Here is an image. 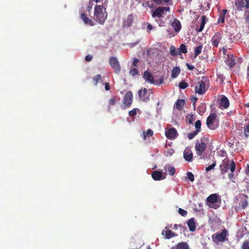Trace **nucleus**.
I'll list each match as a JSON object with an SVG mask.
<instances>
[{
  "mask_svg": "<svg viewBox=\"0 0 249 249\" xmlns=\"http://www.w3.org/2000/svg\"><path fill=\"white\" fill-rule=\"evenodd\" d=\"M105 11L106 9H105ZM103 12V6L96 5L94 7V20L100 24H103L107 18V14Z\"/></svg>",
  "mask_w": 249,
  "mask_h": 249,
  "instance_id": "f257e3e1",
  "label": "nucleus"
},
{
  "mask_svg": "<svg viewBox=\"0 0 249 249\" xmlns=\"http://www.w3.org/2000/svg\"><path fill=\"white\" fill-rule=\"evenodd\" d=\"M202 45L195 47L194 49V58H196L202 52Z\"/></svg>",
  "mask_w": 249,
  "mask_h": 249,
  "instance_id": "c756f323",
  "label": "nucleus"
},
{
  "mask_svg": "<svg viewBox=\"0 0 249 249\" xmlns=\"http://www.w3.org/2000/svg\"><path fill=\"white\" fill-rule=\"evenodd\" d=\"M199 132L197 131L196 130L194 131L192 133H189L188 134V138L190 140L193 139L197 134Z\"/></svg>",
  "mask_w": 249,
  "mask_h": 249,
  "instance_id": "79ce46f5",
  "label": "nucleus"
},
{
  "mask_svg": "<svg viewBox=\"0 0 249 249\" xmlns=\"http://www.w3.org/2000/svg\"><path fill=\"white\" fill-rule=\"evenodd\" d=\"M193 154L190 147H186L183 152V157L185 160L191 162L193 160Z\"/></svg>",
  "mask_w": 249,
  "mask_h": 249,
  "instance_id": "dca6fc26",
  "label": "nucleus"
},
{
  "mask_svg": "<svg viewBox=\"0 0 249 249\" xmlns=\"http://www.w3.org/2000/svg\"><path fill=\"white\" fill-rule=\"evenodd\" d=\"M153 135V131L151 129H148L146 133H143V139L146 140V137H150Z\"/></svg>",
  "mask_w": 249,
  "mask_h": 249,
  "instance_id": "c9c22d12",
  "label": "nucleus"
},
{
  "mask_svg": "<svg viewBox=\"0 0 249 249\" xmlns=\"http://www.w3.org/2000/svg\"><path fill=\"white\" fill-rule=\"evenodd\" d=\"M138 71L136 68H131L130 71H129V74L131 76H134L138 74Z\"/></svg>",
  "mask_w": 249,
  "mask_h": 249,
  "instance_id": "58836bf2",
  "label": "nucleus"
},
{
  "mask_svg": "<svg viewBox=\"0 0 249 249\" xmlns=\"http://www.w3.org/2000/svg\"><path fill=\"white\" fill-rule=\"evenodd\" d=\"M208 81L206 77H202V79L198 82V85L195 87V92L199 94L205 93L207 90L206 84Z\"/></svg>",
  "mask_w": 249,
  "mask_h": 249,
  "instance_id": "423d86ee",
  "label": "nucleus"
},
{
  "mask_svg": "<svg viewBox=\"0 0 249 249\" xmlns=\"http://www.w3.org/2000/svg\"><path fill=\"white\" fill-rule=\"evenodd\" d=\"M164 232V238L165 239H169L176 236V234L171 230H168L167 231L163 230L162 231V234L163 235Z\"/></svg>",
  "mask_w": 249,
  "mask_h": 249,
  "instance_id": "4be33fe9",
  "label": "nucleus"
},
{
  "mask_svg": "<svg viewBox=\"0 0 249 249\" xmlns=\"http://www.w3.org/2000/svg\"><path fill=\"white\" fill-rule=\"evenodd\" d=\"M180 68L178 67H175L173 69L171 76L172 77L175 78H176L180 73Z\"/></svg>",
  "mask_w": 249,
  "mask_h": 249,
  "instance_id": "c85d7f7f",
  "label": "nucleus"
},
{
  "mask_svg": "<svg viewBox=\"0 0 249 249\" xmlns=\"http://www.w3.org/2000/svg\"><path fill=\"white\" fill-rule=\"evenodd\" d=\"M228 235V231L225 228L221 232H217L212 235V238L213 242L218 243L224 242L227 240L226 237Z\"/></svg>",
  "mask_w": 249,
  "mask_h": 249,
  "instance_id": "39448f33",
  "label": "nucleus"
},
{
  "mask_svg": "<svg viewBox=\"0 0 249 249\" xmlns=\"http://www.w3.org/2000/svg\"><path fill=\"white\" fill-rule=\"evenodd\" d=\"M174 153V149L172 148H170L167 150V151L166 152V155L167 156H172Z\"/></svg>",
  "mask_w": 249,
  "mask_h": 249,
  "instance_id": "3c124183",
  "label": "nucleus"
},
{
  "mask_svg": "<svg viewBox=\"0 0 249 249\" xmlns=\"http://www.w3.org/2000/svg\"><path fill=\"white\" fill-rule=\"evenodd\" d=\"M244 132L246 138L249 136V123L244 127Z\"/></svg>",
  "mask_w": 249,
  "mask_h": 249,
  "instance_id": "4c0bfd02",
  "label": "nucleus"
},
{
  "mask_svg": "<svg viewBox=\"0 0 249 249\" xmlns=\"http://www.w3.org/2000/svg\"><path fill=\"white\" fill-rule=\"evenodd\" d=\"M241 249H249V241H245L243 242L241 246Z\"/></svg>",
  "mask_w": 249,
  "mask_h": 249,
  "instance_id": "37998d69",
  "label": "nucleus"
},
{
  "mask_svg": "<svg viewBox=\"0 0 249 249\" xmlns=\"http://www.w3.org/2000/svg\"><path fill=\"white\" fill-rule=\"evenodd\" d=\"M170 10L169 7H158L153 11L152 16L153 18H161L165 16L166 12H169Z\"/></svg>",
  "mask_w": 249,
  "mask_h": 249,
  "instance_id": "6e6552de",
  "label": "nucleus"
},
{
  "mask_svg": "<svg viewBox=\"0 0 249 249\" xmlns=\"http://www.w3.org/2000/svg\"><path fill=\"white\" fill-rule=\"evenodd\" d=\"M187 175L188 176V179L191 182H193L195 180V178L194 175L191 172H187Z\"/></svg>",
  "mask_w": 249,
  "mask_h": 249,
  "instance_id": "49530a36",
  "label": "nucleus"
},
{
  "mask_svg": "<svg viewBox=\"0 0 249 249\" xmlns=\"http://www.w3.org/2000/svg\"><path fill=\"white\" fill-rule=\"evenodd\" d=\"M109 64L110 66L114 70L116 73H118L121 70V66L116 57L112 56L109 58Z\"/></svg>",
  "mask_w": 249,
  "mask_h": 249,
  "instance_id": "1a4fd4ad",
  "label": "nucleus"
},
{
  "mask_svg": "<svg viewBox=\"0 0 249 249\" xmlns=\"http://www.w3.org/2000/svg\"><path fill=\"white\" fill-rule=\"evenodd\" d=\"M101 76L100 74H97L93 78V83L95 86H96L98 83L101 80Z\"/></svg>",
  "mask_w": 249,
  "mask_h": 249,
  "instance_id": "f704fd0d",
  "label": "nucleus"
},
{
  "mask_svg": "<svg viewBox=\"0 0 249 249\" xmlns=\"http://www.w3.org/2000/svg\"><path fill=\"white\" fill-rule=\"evenodd\" d=\"M197 100V98L196 97H193L192 98H191V101L193 103L194 107H195V104Z\"/></svg>",
  "mask_w": 249,
  "mask_h": 249,
  "instance_id": "6e6d98bb",
  "label": "nucleus"
},
{
  "mask_svg": "<svg viewBox=\"0 0 249 249\" xmlns=\"http://www.w3.org/2000/svg\"><path fill=\"white\" fill-rule=\"evenodd\" d=\"M166 168L167 169L168 173L170 175L173 176L174 175L176 171L174 167L168 165L164 167L165 170Z\"/></svg>",
  "mask_w": 249,
  "mask_h": 249,
  "instance_id": "473e14b6",
  "label": "nucleus"
},
{
  "mask_svg": "<svg viewBox=\"0 0 249 249\" xmlns=\"http://www.w3.org/2000/svg\"><path fill=\"white\" fill-rule=\"evenodd\" d=\"M186 66H187V68L190 70H193L195 68V67L193 65H190L188 63H186Z\"/></svg>",
  "mask_w": 249,
  "mask_h": 249,
  "instance_id": "4d7b16f0",
  "label": "nucleus"
},
{
  "mask_svg": "<svg viewBox=\"0 0 249 249\" xmlns=\"http://www.w3.org/2000/svg\"><path fill=\"white\" fill-rule=\"evenodd\" d=\"M188 120V123L190 124L193 123V115H190V116L187 117Z\"/></svg>",
  "mask_w": 249,
  "mask_h": 249,
  "instance_id": "5fc2aeb1",
  "label": "nucleus"
},
{
  "mask_svg": "<svg viewBox=\"0 0 249 249\" xmlns=\"http://www.w3.org/2000/svg\"><path fill=\"white\" fill-rule=\"evenodd\" d=\"M219 105L221 107L227 108L230 105L228 98L224 95H222L221 98L219 99Z\"/></svg>",
  "mask_w": 249,
  "mask_h": 249,
  "instance_id": "f3484780",
  "label": "nucleus"
},
{
  "mask_svg": "<svg viewBox=\"0 0 249 249\" xmlns=\"http://www.w3.org/2000/svg\"><path fill=\"white\" fill-rule=\"evenodd\" d=\"M116 98L115 96H113L111 99H110L108 101L109 105L110 106H114L116 102Z\"/></svg>",
  "mask_w": 249,
  "mask_h": 249,
  "instance_id": "de8ad7c7",
  "label": "nucleus"
},
{
  "mask_svg": "<svg viewBox=\"0 0 249 249\" xmlns=\"http://www.w3.org/2000/svg\"><path fill=\"white\" fill-rule=\"evenodd\" d=\"M175 249H189V248L186 242H181L177 245Z\"/></svg>",
  "mask_w": 249,
  "mask_h": 249,
  "instance_id": "cd10ccee",
  "label": "nucleus"
},
{
  "mask_svg": "<svg viewBox=\"0 0 249 249\" xmlns=\"http://www.w3.org/2000/svg\"><path fill=\"white\" fill-rule=\"evenodd\" d=\"M165 134L166 137L170 140L175 139L177 138L178 135L177 129L174 127L166 129Z\"/></svg>",
  "mask_w": 249,
  "mask_h": 249,
  "instance_id": "9d476101",
  "label": "nucleus"
},
{
  "mask_svg": "<svg viewBox=\"0 0 249 249\" xmlns=\"http://www.w3.org/2000/svg\"><path fill=\"white\" fill-rule=\"evenodd\" d=\"M248 197L247 196H245L244 198L241 199L239 203V205L243 209H245L248 205V202L247 200Z\"/></svg>",
  "mask_w": 249,
  "mask_h": 249,
  "instance_id": "bb28decb",
  "label": "nucleus"
},
{
  "mask_svg": "<svg viewBox=\"0 0 249 249\" xmlns=\"http://www.w3.org/2000/svg\"><path fill=\"white\" fill-rule=\"evenodd\" d=\"M92 58H93L92 55H90V54H88V55L86 56L85 59V60L87 62H90L92 59Z\"/></svg>",
  "mask_w": 249,
  "mask_h": 249,
  "instance_id": "603ef678",
  "label": "nucleus"
},
{
  "mask_svg": "<svg viewBox=\"0 0 249 249\" xmlns=\"http://www.w3.org/2000/svg\"><path fill=\"white\" fill-rule=\"evenodd\" d=\"M134 18L133 14L128 15V16L124 18L123 23V26L124 28L130 27L134 22Z\"/></svg>",
  "mask_w": 249,
  "mask_h": 249,
  "instance_id": "f8f14e48",
  "label": "nucleus"
},
{
  "mask_svg": "<svg viewBox=\"0 0 249 249\" xmlns=\"http://www.w3.org/2000/svg\"><path fill=\"white\" fill-rule=\"evenodd\" d=\"M245 19L247 23L249 22V11H246L244 14Z\"/></svg>",
  "mask_w": 249,
  "mask_h": 249,
  "instance_id": "09e8293b",
  "label": "nucleus"
},
{
  "mask_svg": "<svg viewBox=\"0 0 249 249\" xmlns=\"http://www.w3.org/2000/svg\"><path fill=\"white\" fill-rule=\"evenodd\" d=\"M147 28L148 30L150 31L153 29V26L151 24H148V25L147 26Z\"/></svg>",
  "mask_w": 249,
  "mask_h": 249,
  "instance_id": "680f3d73",
  "label": "nucleus"
},
{
  "mask_svg": "<svg viewBox=\"0 0 249 249\" xmlns=\"http://www.w3.org/2000/svg\"><path fill=\"white\" fill-rule=\"evenodd\" d=\"M178 212L182 216H186L187 214V212L181 208H179Z\"/></svg>",
  "mask_w": 249,
  "mask_h": 249,
  "instance_id": "c03bdc74",
  "label": "nucleus"
},
{
  "mask_svg": "<svg viewBox=\"0 0 249 249\" xmlns=\"http://www.w3.org/2000/svg\"><path fill=\"white\" fill-rule=\"evenodd\" d=\"M216 166V161H215L212 164L209 165L206 168V171L209 172L210 170H212L214 168V167Z\"/></svg>",
  "mask_w": 249,
  "mask_h": 249,
  "instance_id": "a18cd8bd",
  "label": "nucleus"
},
{
  "mask_svg": "<svg viewBox=\"0 0 249 249\" xmlns=\"http://www.w3.org/2000/svg\"><path fill=\"white\" fill-rule=\"evenodd\" d=\"M169 50L170 53L172 56H177L178 55V50H176V48L174 46L171 45L170 47Z\"/></svg>",
  "mask_w": 249,
  "mask_h": 249,
  "instance_id": "2f4dec72",
  "label": "nucleus"
},
{
  "mask_svg": "<svg viewBox=\"0 0 249 249\" xmlns=\"http://www.w3.org/2000/svg\"><path fill=\"white\" fill-rule=\"evenodd\" d=\"M235 6L241 10L242 8H249V0H236L235 2Z\"/></svg>",
  "mask_w": 249,
  "mask_h": 249,
  "instance_id": "ddd939ff",
  "label": "nucleus"
},
{
  "mask_svg": "<svg viewBox=\"0 0 249 249\" xmlns=\"http://www.w3.org/2000/svg\"><path fill=\"white\" fill-rule=\"evenodd\" d=\"M185 104V101L183 99H178L177 101L176 102V108L179 110H181L183 107L184 106Z\"/></svg>",
  "mask_w": 249,
  "mask_h": 249,
  "instance_id": "a878e982",
  "label": "nucleus"
},
{
  "mask_svg": "<svg viewBox=\"0 0 249 249\" xmlns=\"http://www.w3.org/2000/svg\"><path fill=\"white\" fill-rule=\"evenodd\" d=\"M228 178L230 179H231L234 178V175L232 173L229 174Z\"/></svg>",
  "mask_w": 249,
  "mask_h": 249,
  "instance_id": "bf43d9fd",
  "label": "nucleus"
},
{
  "mask_svg": "<svg viewBox=\"0 0 249 249\" xmlns=\"http://www.w3.org/2000/svg\"><path fill=\"white\" fill-rule=\"evenodd\" d=\"M218 196L215 194L210 195L207 198V201L212 204H214L217 201Z\"/></svg>",
  "mask_w": 249,
  "mask_h": 249,
  "instance_id": "5701e85b",
  "label": "nucleus"
},
{
  "mask_svg": "<svg viewBox=\"0 0 249 249\" xmlns=\"http://www.w3.org/2000/svg\"><path fill=\"white\" fill-rule=\"evenodd\" d=\"M218 155L219 157L224 158L226 157L227 158V154L226 151L224 149H221L219 151L217 152Z\"/></svg>",
  "mask_w": 249,
  "mask_h": 249,
  "instance_id": "ea45409f",
  "label": "nucleus"
},
{
  "mask_svg": "<svg viewBox=\"0 0 249 249\" xmlns=\"http://www.w3.org/2000/svg\"><path fill=\"white\" fill-rule=\"evenodd\" d=\"M133 94L131 91L127 92L124 97V104L127 107H130L132 103Z\"/></svg>",
  "mask_w": 249,
  "mask_h": 249,
  "instance_id": "4468645a",
  "label": "nucleus"
},
{
  "mask_svg": "<svg viewBox=\"0 0 249 249\" xmlns=\"http://www.w3.org/2000/svg\"><path fill=\"white\" fill-rule=\"evenodd\" d=\"M170 0H163V1L165 2H168Z\"/></svg>",
  "mask_w": 249,
  "mask_h": 249,
  "instance_id": "69168bd1",
  "label": "nucleus"
},
{
  "mask_svg": "<svg viewBox=\"0 0 249 249\" xmlns=\"http://www.w3.org/2000/svg\"><path fill=\"white\" fill-rule=\"evenodd\" d=\"M146 249H151L149 246L147 247Z\"/></svg>",
  "mask_w": 249,
  "mask_h": 249,
  "instance_id": "774afa93",
  "label": "nucleus"
},
{
  "mask_svg": "<svg viewBox=\"0 0 249 249\" xmlns=\"http://www.w3.org/2000/svg\"><path fill=\"white\" fill-rule=\"evenodd\" d=\"M187 225L190 231H194L196 230V226L194 218L190 219L188 221Z\"/></svg>",
  "mask_w": 249,
  "mask_h": 249,
  "instance_id": "412c9836",
  "label": "nucleus"
},
{
  "mask_svg": "<svg viewBox=\"0 0 249 249\" xmlns=\"http://www.w3.org/2000/svg\"><path fill=\"white\" fill-rule=\"evenodd\" d=\"M208 21V18L205 16H203L201 17V21L199 28L197 29L198 32H201L203 31L205 26V23Z\"/></svg>",
  "mask_w": 249,
  "mask_h": 249,
  "instance_id": "393cba45",
  "label": "nucleus"
},
{
  "mask_svg": "<svg viewBox=\"0 0 249 249\" xmlns=\"http://www.w3.org/2000/svg\"><path fill=\"white\" fill-rule=\"evenodd\" d=\"M151 176L154 180H160L165 178V176L162 178V172L158 170L153 171L152 173Z\"/></svg>",
  "mask_w": 249,
  "mask_h": 249,
  "instance_id": "a211bd4d",
  "label": "nucleus"
},
{
  "mask_svg": "<svg viewBox=\"0 0 249 249\" xmlns=\"http://www.w3.org/2000/svg\"><path fill=\"white\" fill-rule=\"evenodd\" d=\"M143 78L144 80L152 84L157 85V83L155 82L154 79L153 75L151 74V73L147 71H145L143 74Z\"/></svg>",
  "mask_w": 249,
  "mask_h": 249,
  "instance_id": "2eb2a0df",
  "label": "nucleus"
},
{
  "mask_svg": "<svg viewBox=\"0 0 249 249\" xmlns=\"http://www.w3.org/2000/svg\"><path fill=\"white\" fill-rule=\"evenodd\" d=\"M228 57L229 58V63L228 64V65L230 67L232 68L233 67L235 64V61L234 59V57L232 55H228Z\"/></svg>",
  "mask_w": 249,
  "mask_h": 249,
  "instance_id": "72a5a7b5",
  "label": "nucleus"
},
{
  "mask_svg": "<svg viewBox=\"0 0 249 249\" xmlns=\"http://www.w3.org/2000/svg\"><path fill=\"white\" fill-rule=\"evenodd\" d=\"M81 18L85 24H89L90 26L94 25L93 22L90 18H88L85 13H83L81 14Z\"/></svg>",
  "mask_w": 249,
  "mask_h": 249,
  "instance_id": "b1692460",
  "label": "nucleus"
},
{
  "mask_svg": "<svg viewBox=\"0 0 249 249\" xmlns=\"http://www.w3.org/2000/svg\"><path fill=\"white\" fill-rule=\"evenodd\" d=\"M140 60L137 58H135L132 63V66L136 67L139 63Z\"/></svg>",
  "mask_w": 249,
  "mask_h": 249,
  "instance_id": "864d4df0",
  "label": "nucleus"
},
{
  "mask_svg": "<svg viewBox=\"0 0 249 249\" xmlns=\"http://www.w3.org/2000/svg\"><path fill=\"white\" fill-rule=\"evenodd\" d=\"M227 12V9H223L219 15V17L217 20V23H223L225 22V15Z\"/></svg>",
  "mask_w": 249,
  "mask_h": 249,
  "instance_id": "aec40b11",
  "label": "nucleus"
},
{
  "mask_svg": "<svg viewBox=\"0 0 249 249\" xmlns=\"http://www.w3.org/2000/svg\"><path fill=\"white\" fill-rule=\"evenodd\" d=\"M171 26L174 28V30L178 33L181 29V25L180 21L177 18H174L171 23Z\"/></svg>",
  "mask_w": 249,
  "mask_h": 249,
  "instance_id": "6ab92c4d",
  "label": "nucleus"
},
{
  "mask_svg": "<svg viewBox=\"0 0 249 249\" xmlns=\"http://www.w3.org/2000/svg\"><path fill=\"white\" fill-rule=\"evenodd\" d=\"M128 114L130 116H134L136 115L137 114L136 108H134L132 110L129 111Z\"/></svg>",
  "mask_w": 249,
  "mask_h": 249,
  "instance_id": "8fccbe9b",
  "label": "nucleus"
},
{
  "mask_svg": "<svg viewBox=\"0 0 249 249\" xmlns=\"http://www.w3.org/2000/svg\"><path fill=\"white\" fill-rule=\"evenodd\" d=\"M163 82V78H161V79H160V83H159V84H162Z\"/></svg>",
  "mask_w": 249,
  "mask_h": 249,
  "instance_id": "e2e57ef3",
  "label": "nucleus"
},
{
  "mask_svg": "<svg viewBox=\"0 0 249 249\" xmlns=\"http://www.w3.org/2000/svg\"><path fill=\"white\" fill-rule=\"evenodd\" d=\"M188 86V84L184 81H181L178 85V87L181 89H185Z\"/></svg>",
  "mask_w": 249,
  "mask_h": 249,
  "instance_id": "a19ab883",
  "label": "nucleus"
},
{
  "mask_svg": "<svg viewBox=\"0 0 249 249\" xmlns=\"http://www.w3.org/2000/svg\"><path fill=\"white\" fill-rule=\"evenodd\" d=\"M155 2L158 4H160L162 3V0H153Z\"/></svg>",
  "mask_w": 249,
  "mask_h": 249,
  "instance_id": "052dcab7",
  "label": "nucleus"
},
{
  "mask_svg": "<svg viewBox=\"0 0 249 249\" xmlns=\"http://www.w3.org/2000/svg\"><path fill=\"white\" fill-rule=\"evenodd\" d=\"M178 49H179L178 55H181L182 53H187V49L184 44H181Z\"/></svg>",
  "mask_w": 249,
  "mask_h": 249,
  "instance_id": "7c9ffc66",
  "label": "nucleus"
},
{
  "mask_svg": "<svg viewBox=\"0 0 249 249\" xmlns=\"http://www.w3.org/2000/svg\"><path fill=\"white\" fill-rule=\"evenodd\" d=\"M105 88L106 90L107 91L110 89V85L108 83H105Z\"/></svg>",
  "mask_w": 249,
  "mask_h": 249,
  "instance_id": "13d9d810",
  "label": "nucleus"
},
{
  "mask_svg": "<svg viewBox=\"0 0 249 249\" xmlns=\"http://www.w3.org/2000/svg\"><path fill=\"white\" fill-rule=\"evenodd\" d=\"M195 128L196 129V130L198 132H200L201 130V122L200 120H197L195 123Z\"/></svg>",
  "mask_w": 249,
  "mask_h": 249,
  "instance_id": "e433bc0d",
  "label": "nucleus"
},
{
  "mask_svg": "<svg viewBox=\"0 0 249 249\" xmlns=\"http://www.w3.org/2000/svg\"><path fill=\"white\" fill-rule=\"evenodd\" d=\"M93 1H95L96 3H99L100 1V0H92Z\"/></svg>",
  "mask_w": 249,
  "mask_h": 249,
  "instance_id": "0e129e2a",
  "label": "nucleus"
},
{
  "mask_svg": "<svg viewBox=\"0 0 249 249\" xmlns=\"http://www.w3.org/2000/svg\"><path fill=\"white\" fill-rule=\"evenodd\" d=\"M217 115L213 113L211 114L208 117L206 120V124L208 128L211 129H215L218 126V124L216 121Z\"/></svg>",
  "mask_w": 249,
  "mask_h": 249,
  "instance_id": "0eeeda50",
  "label": "nucleus"
},
{
  "mask_svg": "<svg viewBox=\"0 0 249 249\" xmlns=\"http://www.w3.org/2000/svg\"><path fill=\"white\" fill-rule=\"evenodd\" d=\"M218 207H219V206H215L214 207H213V208L214 209H217Z\"/></svg>",
  "mask_w": 249,
  "mask_h": 249,
  "instance_id": "338daca9",
  "label": "nucleus"
},
{
  "mask_svg": "<svg viewBox=\"0 0 249 249\" xmlns=\"http://www.w3.org/2000/svg\"><path fill=\"white\" fill-rule=\"evenodd\" d=\"M152 89H147L145 88H142L138 91V96L140 99L144 102H147L150 100V96L152 94Z\"/></svg>",
  "mask_w": 249,
  "mask_h": 249,
  "instance_id": "20e7f679",
  "label": "nucleus"
},
{
  "mask_svg": "<svg viewBox=\"0 0 249 249\" xmlns=\"http://www.w3.org/2000/svg\"><path fill=\"white\" fill-rule=\"evenodd\" d=\"M208 142L209 139L205 137H201L199 140L197 141L195 149L197 156H201L202 155L207 148Z\"/></svg>",
  "mask_w": 249,
  "mask_h": 249,
  "instance_id": "f03ea898",
  "label": "nucleus"
},
{
  "mask_svg": "<svg viewBox=\"0 0 249 249\" xmlns=\"http://www.w3.org/2000/svg\"><path fill=\"white\" fill-rule=\"evenodd\" d=\"M222 39V34L220 32H217L213 36L211 39L212 45L215 48L218 46V44Z\"/></svg>",
  "mask_w": 249,
  "mask_h": 249,
  "instance_id": "9b49d317",
  "label": "nucleus"
},
{
  "mask_svg": "<svg viewBox=\"0 0 249 249\" xmlns=\"http://www.w3.org/2000/svg\"><path fill=\"white\" fill-rule=\"evenodd\" d=\"M229 162L230 160L228 158H225L222 160V163L219 166L221 174H226L228 172V169H230L231 173L234 172L236 168L235 162L233 160H231V164L230 165Z\"/></svg>",
  "mask_w": 249,
  "mask_h": 249,
  "instance_id": "7ed1b4c3",
  "label": "nucleus"
}]
</instances>
